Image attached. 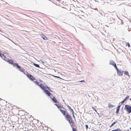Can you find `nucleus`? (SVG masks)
Wrapping results in <instances>:
<instances>
[{
    "label": "nucleus",
    "instance_id": "1",
    "mask_svg": "<svg viewBox=\"0 0 131 131\" xmlns=\"http://www.w3.org/2000/svg\"><path fill=\"white\" fill-rule=\"evenodd\" d=\"M65 117L66 119H67L71 127H72V126H73V125L74 124V122L72 120V119L70 116L68 114V113H66V114L65 116Z\"/></svg>",
    "mask_w": 131,
    "mask_h": 131
},
{
    "label": "nucleus",
    "instance_id": "2",
    "mask_svg": "<svg viewBox=\"0 0 131 131\" xmlns=\"http://www.w3.org/2000/svg\"><path fill=\"white\" fill-rule=\"evenodd\" d=\"M55 105L57 107L63 115L64 116L65 115L66 111L65 108L61 105H59L57 104Z\"/></svg>",
    "mask_w": 131,
    "mask_h": 131
},
{
    "label": "nucleus",
    "instance_id": "3",
    "mask_svg": "<svg viewBox=\"0 0 131 131\" xmlns=\"http://www.w3.org/2000/svg\"><path fill=\"white\" fill-rule=\"evenodd\" d=\"M2 56L3 57V58L6 61H8V59H9V57L8 54L7 53H4L3 54H2Z\"/></svg>",
    "mask_w": 131,
    "mask_h": 131
},
{
    "label": "nucleus",
    "instance_id": "4",
    "mask_svg": "<svg viewBox=\"0 0 131 131\" xmlns=\"http://www.w3.org/2000/svg\"><path fill=\"white\" fill-rule=\"evenodd\" d=\"M125 109L128 112V114L131 113V106L128 105H125Z\"/></svg>",
    "mask_w": 131,
    "mask_h": 131
},
{
    "label": "nucleus",
    "instance_id": "5",
    "mask_svg": "<svg viewBox=\"0 0 131 131\" xmlns=\"http://www.w3.org/2000/svg\"><path fill=\"white\" fill-rule=\"evenodd\" d=\"M118 74L119 76H122L123 74V71L121 70H119L117 67L116 68Z\"/></svg>",
    "mask_w": 131,
    "mask_h": 131
},
{
    "label": "nucleus",
    "instance_id": "6",
    "mask_svg": "<svg viewBox=\"0 0 131 131\" xmlns=\"http://www.w3.org/2000/svg\"><path fill=\"white\" fill-rule=\"evenodd\" d=\"M27 77L31 81H34L35 80V78L31 74H28L27 75Z\"/></svg>",
    "mask_w": 131,
    "mask_h": 131
},
{
    "label": "nucleus",
    "instance_id": "7",
    "mask_svg": "<svg viewBox=\"0 0 131 131\" xmlns=\"http://www.w3.org/2000/svg\"><path fill=\"white\" fill-rule=\"evenodd\" d=\"M109 64L114 66L115 69L117 68V67L116 63L113 60L110 61Z\"/></svg>",
    "mask_w": 131,
    "mask_h": 131
},
{
    "label": "nucleus",
    "instance_id": "8",
    "mask_svg": "<svg viewBox=\"0 0 131 131\" xmlns=\"http://www.w3.org/2000/svg\"><path fill=\"white\" fill-rule=\"evenodd\" d=\"M43 90L46 92V94L49 96H50L51 93L49 92L48 90H47V88H46Z\"/></svg>",
    "mask_w": 131,
    "mask_h": 131
},
{
    "label": "nucleus",
    "instance_id": "9",
    "mask_svg": "<svg viewBox=\"0 0 131 131\" xmlns=\"http://www.w3.org/2000/svg\"><path fill=\"white\" fill-rule=\"evenodd\" d=\"M40 36L43 38V39L45 40H48V38L43 34H40Z\"/></svg>",
    "mask_w": 131,
    "mask_h": 131
},
{
    "label": "nucleus",
    "instance_id": "10",
    "mask_svg": "<svg viewBox=\"0 0 131 131\" xmlns=\"http://www.w3.org/2000/svg\"><path fill=\"white\" fill-rule=\"evenodd\" d=\"M129 96H126L121 102V104H123L124 103L125 101L129 98Z\"/></svg>",
    "mask_w": 131,
    "mask_h": 131
},
{
    "label": "nucleus",
    "instance_id": "11",
    "mask_svg": "<svg viewBox=\"0 0 131 131\" xmlns=\"http://www.w3.org/2000/svg\"><path fill=\"white\" fill-rule=\"evenodd\" d=\"M39 86L41 88V89L43 90L46 88V87H45L43 84H39Z\"/></svg>",
    "mask_w": 131,
    "mask_h": 131
},
{
    "label": "nucleus",
    "instance_id": "12",
    "mask_svg": "<svg viewBox=\"0 0 131 131\" xmlns=\"http://www.w3.org/2000/svg\"><path fill=\"white\" fill-rule=\"evenodd\" d=\"M124 74L129 77L130 76L129 73L128 71H124Z\"/></svg>",
    "mask_w": 131,
    "mask_h": 131
},
{
    "label": "nucleus",
    "instance_id": "13",
    "mask_svg": "<svg viewBox=\"0 0 131 131\" xmlns=\"http://www.w3.org/2000/svg\"><path fill=\"white\" fill-rule=\"evenodd\" d=\"M67 107L71 111L72 113H74V111L71 108L70 106L68 105Z\"/></svg>",
    "mask_w": 131,
    "mask_h": 131
},
{
    "label": "nucleus",
    "instance_id": "14",
    "mask_svg": "<svg viewBox=\"0 0 131 131\" xmlns=\"http://www.w3.org/2000/svg\"><path fill=\"white\" fill-rule=\"evenodd\" d=\"M52 100L54 101V102H55V103H57V101L55 97H53L52 99Z\"/></svg>",
    "mask_w": 131,
    "mask_h": 131
},
{
    "label": "nucleus",
    "instance_id": "15",
    "mask_svg": "<svg viewBox=\"0 0 131 131\" xmlns=\"http://www.w3.org/2000/svg\"><path fill=\"white\" fill-rule=\"evenodd\" d=\"M108 107L109 108H112V107H114V105H113L112 104H108Z\"/></svg>",
    "mask_w": 131,
    "mask_h": 131
},
{
    "label": "nucleus",
    "instance_id": "16",
    "mask_svg": "<svg viewBox=\"0 0 131 131\" xmlns=\"http://www.w3.org/2000/svg\"><path fill=\"white\" fill-rule=\"evenodd\" d=\"M14 66H15L17 67L19 69H20L21 67L19 66L18 64L16 63H15L14 64Z\"/></svg>",
    "mask_w": 131,
    "mask_h": 131
},
{
    "label": "nucleus",
    "instance_id": "17",
    "mask_svg": "<svg viewBox=\"0 0 131 131\" xmlns=\"http://www.w3.org/2000/svg\"><path fill=\"white\" fill-rule=\"evenodd\" d=\"M8 62L10 63L11 64H13L14 63V62L13 60H9V59H8V61H7Z\"/></svg>",
    "mask_w": 131,
    "mask_h": 131
},
{
    "label": "nucleus",
    "instance_id": "18",
    "mask_svg": "<svg viewBox=\"0 0 131 131\" xmlns=\"http://www.w3.org/2000/svg\"><path fill=\"white\" fill-rule=\"evenodd\" d=\"M117 122V121H115V122H113V123H112V125H111V126H110V127H111L112 126H113Z\"/></svg>",
    "mask_w": 131,
    "mask_h": 131
},
{
    "label": "nucleus",
    "instance_id": "19",
    "mask_svg": "<svg viewBox=\"0 0 131 131\" xmlns=\"http://www.w3.org/2000/svg\"><path fill=\"white\" fill-rule=\"evenodd\" d=\"M112 131H121V130L120 129L117 128L115 130H112Z\"/></svg>",
    "mask_w": 131,
    "mask_h": 131
},
{
    "label": "nucleus",
    "instance_id": "20",
    "mask_svg": "<svg viewBox=\"0 0 131 131\" xmlns=\"http://www.w3.org/2000/svg\"><path fill=\"white\" fill-rule=\"evenodd\" d=\"M34 65L36 67L39 68L40 67L39 66L38 64L36 63H34Z\"/></svg>",
    "mask_w": 131,
    "mask_h": 131
},
{
    "label": "nucleus",
    "instance_id": "21",
    "mask_svg": "<svg viewBox=\"0 0 131 131\" xmlns=\"http://www.w3.org/2000/svg\"><path fill=\"white\" fill-rule=\"evenodd\" d=\"M126 45L128 46V47H130V46L129 42L126 43Z\"/></svg>",
    "mask_w": 131,
    "mask_h": 131
},
{
    "label": "nucleus",
    "instance_id": "22",
    "mask_svg": "<svg viewBox=\"0 0 131 131\" xmlns=\"http://www.w3.org/2000/svg\"><path fill=\"white\" fill-rule=\"evenodd\" d=\"M72 129L73 131H77V129L75 128H74L72 126Z\"/></svg>",
    "mask_w": 131,
    "mask_h": 131
},
{
    "label": "nucleus",
    "instance_id": "23",
    "mask_svg": "<svg viewBox=\"0 0 131 131\" xmlns=\"http://www.w3.org/2000/svg\"><path fill=\"white\" fill-rule=\"evenodd\" d=\"M34 83L36 84H37L38 85H39V82L37 81H36L34 82Z\"/></svg>",
    "mask_w": 131,
    "mask_h": 131
},
{
    "label": "nucleus",
    "instance_id": "24",
    "mask_svg": "<svg viewBox=\"0 0 131 131\" xmlns=\"http://www.w3.org/2000/svg\"><path fill=\"white\" fill-rule=\"evenodd\" d=\"M120 109L117 108L116 111V113H118L119 112Z\"/></svg>",
    "mask_w": 131,
    "mask_h": 131
},
{
    "label": "nucleus",
    "instance_id": "25",
    "mask_svg": "<svg viewBox=\"0 0 131 131\" xmlns=\"http://www.w3.org/2000/svg\"><path fill=\"white\" fill-rule=\"evenodd\" d=\"M92 108L93 110H94L96 112H97V111H96V110L95 109V108L94 107H92Z\"/></svg>",
    "mask_w": 131,
    "mask_h": 131
},
{
    "label": "nucleus",
    "instance_id": "26",
    "mask_svg": "<svg viewBox=\"0 0 131 131\" xmlns=\"http://www.w3.org/2000/svg\"><path fill=\"white\" fill-rule=\"evenodd\" d=\"M72 115H73V118H75V116L74 115V113H72Z\"/></svg>",
    "mask_w": 131,
    "mask_h": 131
},
{
    "label": "nucleus",
    "instance_id": "27",
    "mask_svg": "<svg viewBox=\"0 0 131 131\" xmlns=\"http://www.w3.org/2000/svg\"><path fill=\"white\" fill-rule=\"evenodd\" d=\"M85 82V81L84 80H82L81 81H79V82Z\"/></svg>",
    "mask_w": 131,
    "mask_h": 131
},
{
    "label": "nucleus",
    "instance_id": "28",
    "mask_svg": "<svg viewBox=\"0 0 131 131\" xmlns=\"http://www.w3.org/2000/svg\"><path fill=\"white\" fill-rule=\"evenodd\" d=\"M55 77H56V78H60V79H61V78H60V77H57V76H55Z\"/></svg>",
    "mask_w": 131,
    "mask_h": 131
},
{
    "label": "nucleus",
    "instance_id": "29",
    "mask_svg": "<svg viewBox=\"0 0 131 131\" xmlns=\"http://www.w3.org/2000/svg\"><path fill=\"white\" fill-rule=\"evenodd\" d=\"M85 127L86 129L88 128V126L87 125H85Z\"/></svg>",
    "mask_w": 131,
    "mask_h": 131
},
{
    "label": "nucleus",
    "instance_id": "30",
    "mask_svg": "<svg viewBox=\"0 0 131 131\" xmlns=\"http://www.w3.org/2000/svg\"><path fill=\"white\" fill-rule=\"evenodd\" d=\"M120 106H121L120 105H119L118 106L117 108L120 109Z\"/></svg>",
    "mask_w": 131,
    "mask_h": 131
},
{
    "label": "nucleus",
    "instance_id": "31",
    "mask_svg": "<svg viewBox=\"0 0 131 131\" xmlns=\"http://www.w3.org/2000/svg\"><path fill=\"white\" fill-rule=\"evenodd\" d=\"M120 106H121L120 105H119L118 106L117 108L120 109Z\"/></svg>",
    "mask_w": 131,
    "mask_h": 131
},
{
    "label": "nucleus",
    "instance_id": "32",
    "mask_svg": "<svg viewBox=\"0 0 131 131\" xmlns=\"http://www.w3.org/2000/svg\"><path fill=\"white\" fill-rule=\"evenodd\" d=\"M130 129L131 130V127L130 128Z\"/></svg>",
    "mask_w": 131,
    "mask_h": 131
}]
</instances>
